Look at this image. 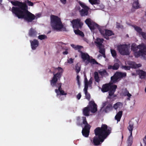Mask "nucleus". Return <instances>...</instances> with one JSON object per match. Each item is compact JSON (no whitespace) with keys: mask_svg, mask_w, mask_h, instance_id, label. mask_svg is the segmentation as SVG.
<instances>
[{"mask_svg":"<svg viewBox=\"0 0 146 146\" xmlns=\"http://www.w3.org/2000/svg\"><path fill=\"white\" fill-rule=\"evenodd\" d=\"M17 11L19 13L17 14L16 17L19 19H23L28 22H32L35 18V16L28 11L27 6L22 11Z\"/></svg>","mask_w":146,"mask_h":146,"instance_id":"f257e3e1","label":"nucleus"},{"mask_svg":"<svg viewBox=\"0 0 146 146\" xmlns=\"http://www.w3.org/2000/svg\"><path fill=\"white\" fill-rule=\"evenodd\" d=\"M131 49L134 51L135 56L137 58L140 56L143 57L144 59H146L144 56L146 55V46L143 43L137 46L135 44H133L131 46Z\"/></svg>","mask_w":146,"mask_h":146,"instance_id":"f03ea898","label":"nucleus"},{"mask_svg":"<svg viewBox=\"0 0 146 146\" xmlns=\"http://www.w3.org/2000/svg\"><path fill=\"white\" fill-rule=\"evenodd\" d=\"M55 70H58L56 74H55V72H51V70H49V72L50 73H52L53 74V76L50 82V84L52 87H53L56 86L57 88V86L56 85L57 82L58 80H60L64 70L62 68L60 67L55 68Z\"/></svg>","mask_w":146,"mask_h":146,"instance_id":"7ed1b4c3","label":"nucleus"},{"mask_svg":"<svg viewBox=\"0 0 146 146\" xmlns=\"http://www.w3.org/2000/svg\"><path fill=\"white\" fill-rule=\"evenodd\" d=\"M51 25L53 29L60 30L63 27L60 19L57 16L51 15L50 16Z\"/></svg>","mask_w":146,"mask_h":146,"instance_id":"20e7f679","label":"nucleus"},{"mask_svg":"<svg viewBox=\"0 0 146 146\" xmlns=\"http://www.w3.org/2000/svg\"><path fill=\"white\" fill-rule=\"evenodd\" d=\"M11 3L14 6H18V7H13L12 8L11 11L16 16H17V14L19 13L17 11L18 10L22 11L27 6L26 4L17 1H11Z\"/></svg>","mask_w":146,"mask_h":146,"instance_id":"39448f33","label":"nucleus"},{"mask_svg":"<svg viewBox=\"0 0 146 146\" xmlns=\"http://www.w3.org/2000/svg\"><path fill=\"white\" fill-rule=\"evenodd\" d=\"M111 129L108 127L106 124H102L101 126V143L103 142L108 136L111 133Z\"/></svg>","mask_w":146,"mask_h":146,"instance_id":"423d86ee","label":"nucleus"},{"mask_svg":"<svg viewBox=\"0 0 146 146\" xmlns=\"http://www.w3.org/2000/svg\"><path fill=\"white\" fill-rule=\"evenodd\" d=\"M85 22L92 31H93L95 30H98L100 32V26L90 18L87 19L85 20Z\"/></svg>","mask_w":146,"mask_h":146,"instance_id":"0eeeda50","label":"nucleus"},{"mask_svg":"<svg viewBox=\"0 0 146 146\" xmlns=\"http://www.w3.org/2000/svg\"><path fill=\"white\" fill-rule=\"evenodd\" d=\"M117 50L122 55H128L130 54L129 47L126 44H120L117 46Z\"/></svg>","mask_w":146,"mask_h":146,"instance_id":"6e6552de","label":"nucleus"},{"mask_svg":"<svg viewBox=\"0 0 146 146\" xmlns=\"http://www.w3.org/2000/svg\"><path fill=\"white\" fill-rule=\"evenodd\" d=\"M126 76V73L125 72H116L114 75L111 78L112 84L117 82L119 80V79Z\"/></svg>","mask_w":146,"mask_h":146,"instance_id":"1a4fd4ad","label":"nucleus"},{"mask_svg":"<svg viewBox=\"0 0 146 146\" xmlns=\"http://www.w3.org/2000/svg\"><path fill=\"white\" fill-rule=\"evenodd\" d=\"M73 28L74 29H81L82 27L83 23L80 19H73L71 22Z\"/></svg>","mask_w":146,"mask_h":146,"instance_id":"9d476101","label":"nucleus"},{"mask_svg":"<svg viewBox=\"0 0 146 146\" xmlns=\"http://www.w3.org/2000/svg\"><path fill=\"white\" fill-rule=\"evenodd\" d=\"M87 106L90 110L91 112L94 113L97 111V106L94 101H90Z\"/></svg>","mask_w":146,"mask_h":146,"instance_id":"9b49d317","label":"nucleus"},{"mask_svg":"<svg viewBox=\"0 0 146 146\" xmlns=\"http://www.w3.org/2000/svg\"><path fill=\"white\" fill-rule=\"evenodd\" d=\"M111 87V88L109 90V96L108 98L109 99H111L116 96V95L114 94V93L117 88V86L116 85H113Z\"/></svg>","mask_w":146,"mask_h":146,"instance_id":"f8f14e48","label":"nucleus"},{"mask_svg":"<svg viewBox=\"0 0 146 146\" xmlns=\"http://www.w3.org/2000/svg\"><path fill=\"white\" fill-rule=\"evenodd\" d=\"M106 104V102L103 104L102 107L101 108V111L102 112L107 113L112 110L113 107L111 105L109 104L106 107H105Z\"/></svg>","mask_w":146,"mask_h":146,"instance_id":"ddd939ff","label":"nucleus"},{"mask_svg":"<svg viewBox=\"0 0 146 146\" xmlns=\"http://www.w3.org/2000/svg\"><path fill=\"white\" fill-rule=\"evenodd\" d=\"M91 127L84 126V128H83L82 133L84 136L86 137H88Z\"/></svg>","mask_w":146,"mask_h":146,"instance_id":"4468645a","label":"nucleus"},{"mask_svg":"<svg viewBox=\"0 0 146 146\" xmlns=\"http://www.w3.org/2000/svg\"><path fill=\"white\" fill-rule=\"evenodd\" d=\"M92 144L95 146H98L100 144V137L95 136L93 139H91Z\"/></svg>","mask_w":146,"mask_h":146,"instance_id":"2eb2a0df","label":"nucleus"},{"mask_svg":"<svg viewBox=\"0 0 146 146\" xmlns=\"http://www.w3.org/2000/svg\"><path fill=\"white\" fill-rule=\"evenodd\" d=\"M30 42L32 50H35L39 46V42L36 39H34L33 40H30Z\"/></svg>","mask_w":146,"mask_h":146,"instance_id":"dca6fc26","label":"nucleus"},{"mask_svg":"<svg viewBox=\"0 0 146 146\" xmlns=\"http://www.w3.org/2000/svg\"><path fill=\"white\" fill-rule=\"evenodd\" d=\"M101 34L107 39L108 38V36H111L114 35L111 31L107 30H105L103 32L101 31Z\"/></svg>","mask_w":146,"mask_h":146,"instance_id":"f3484780","label":"nucleus"},{"mask_svg":"<svg viewBox=\"0 0 146 146\" xmlns=\"http://www.w3.org/2000/svg\"><path fill=\"white\" fill-rule=\"evenodd\" d=\"M113 84L111 83L108 84H105L104 85L102 88V91L104 92L109 91V90L111 88V86H113Z\"/></svg>","mask_w":146,"mask_h":146,"instance_id":"a211bd4d","label":"nucleus"},{"mask_svg":"<svg viewBox=\"0 0 146 146\" xmlns=\"http://www.w3.org/2000/svg\"><path fill=\"white\" fill-rule=\"evenodd\" d=\"M90 112V110L88 106L84 107L82 110L83 114L85 116H89Z\"/></svg>","mask_w":146,"mask_h":146,"instance_id":"6ab92c4d","label":"nucleus"},{"mask_svg":"<svg viewBox=\"0 0 146 146\" xmlns=\"http://www.w3.org/2000/svg\"><path fill=\"white\" fill-rule=\"evenodd\" d=\"M81 58L84 61L87 60L88 62L90 61V56L87 53H83L81 54Z\"/></svg>","mask_w":146,"mask_h":146,"instance_id":"aec40b11","label":"nucleus"},{"mask_svg":"<svg viewBox=\"0 0 146 146\" xmlns=\"http://www.w3.org/2000/svg\"><path fill=\"white\" fill-rule=\"evenodd\" d=\"M89 9V8H88V9H83L80 10L79 12L80 15L82 17L87 15L88 14V10Z\"/></svg>","mask_w":146,"mask_h":146,"instance_id":"412c9836","label":"nucleus"},{"mask_svg":"<svg viewBox=\"0 0 146 146\" xmlns=\"http://www.w3.org/2000/svg\"><path fill=\"white\" fill-rule=\"evenodd\" d=\"M37 32L33 28H31L29 30V35L30 37H34L36 36Z\"/></svg>","mask_w":146,"mask_h":146,"instance_id":"4be33fe9","label":"nucleus"},{"mask_svg":"<svg viewBox=\"0 0 146 146\" xmlns=\"http://www.w3.org/2000/svg\"><path fill=\"white\" fill-rule=\"evenodd\" d=\"M138 73L141 79L146 78V72L142 70H139L138 71Z\"/></svg>","mask_w":146,"mask_h":146,"instance_id":"5701e85b","label":"nucleus"},{"mask_svg":"<svg viewBox=\"0 0 146 146\" xmlns=\"http://www.w3.org/2000/svg\"><path fill=\"white\" fill-rule=\"evenodd\" d=\"M94 43L95 45L98 48L99 52L100 53V38H97Z\"/></svg>","mask_w":146,"mask_h":146,"instance_id":"b1692460","label":"nucleus"},{"mask_svg":"<svg viewBox=\"0 0 146 146\" xmlns=\"http://www.w3.org/2000/svg\"><path fill=\"white\" fill-rule=\"evenodd\" d=\"M123 112L122 111H120L118 112L115 117V119L116 120L117 122L120 121Z\"/></svg>","mask_w":146,"mask_h":146,"instance_id":"393cba45","label":"nucleus"},{"mask_svg":"<svg viewBox=\"0 0 146 146\" xmlns=\"http://www.w3.org/2000/svg\"><path fill=\"white\" fill-rule=\"evenodd\" d=\"M119 64L118 63H116L114 64L113 66H109L108 68V69H112L114 70H117L119 68Z\"/></svg>","mask_w":146,"mask_h":146,"instance_id":"a878e982","label":"nucleus"},{"mask_svg":"<svg viewBox=\"0 0 146 146\" xmlns=\"http://www.w3.org/2000/svg\"><path fill=\"white\" fill-rule=\"evenodd\" d=\"M95 136L100 137V127H97L94 130Z\"/></svg>","mask_w":146,"mask_h":146,"instance_id":"bb28decb","label":"nucleus"},{"mask_svg":"<svg viewBox=\"0 0 146 146\" xmlns=\"http://www.w3.org/2000/svg\"><path fill=\"white\" fill-rule=\"evenodd\" d=\"M74 32L75 33L76 35H78L83 37H84V36L83 33L79 29H74Z\"/></svg>","mask_w":146,"mask_h":146,"instance_id":"cd10ccee","label":"nucleus"},{"mask_svg":"<svg viewBox=\"0 0 146 146\" xmlns=\"http://www.w3.org/2000/svg\"><path fill=\"white\" fill-rule=\"evenodd\" d=\"M123 105V104L122 103L120 102H118L114 105L113 108L115 110H117L118 108H121Z\"/></svg>","mask_w":146,"mask_h":146,"instance_id":"c85d7f7f","label":"nucleus"},{"mask_svg":"<svg viewBox=\"0 0 146 146\" xmlns=\"http://www.w3.org/2000/svg\"><path fill=\"white\" fill-rule=\"evenodd\" d=\"M82 124L85 125L84 126H87V127H91V126L89 124L87 121L86 117H82Z\"/></svg>","mask_w":146,"mask_h":146,"instance_id":"c756f323","label":"nucleus"},{"mask_svg":"<svg viewBox=\"0 0 146 146\" xmlns=\"http://www.w3.org/2000/svg\"><path fill=\"white\" fill-rule=\"evenodd\" d=\"M94 76L95 81L99 83L100 81V79L98 72H95L94 73Z\"/></svg>","mask_w":146,"mask_h":146,"instance_id":"7c9ffc66","label":"nucleus"},{"mask_svg":"<svg viewBox=\"0 0 146 146\" xmlns=\"http://www.w3.org/2000/svg\"><path fill=\"white\" fill-rule=\"evenodd\" d=\"M132 140L133 137L132 133H131L127 139V144L128 146H131V145L133 142Z\"/></svg>","mask_w":146,"mask_h":146,"instance_id":"2f4dec72","label":"nucleus"},{"mask_svg":"<svg viewBox=\"0 0 146 146\" xmlns=\"http://www.w3.org/2000/svg\"><path fill=\"white\" fill-rule=\"evenodd\" d=\"M103 46L101 44V56H103L105 58H106V56L105 54V49L103 48ZM108 59L106 58V61Z\"/></svg>","mask_w":146,"mask_h":146,"instance_id":"473e14b6","label":"nucleus"},{"mask_svg":"<svg viewBox=\"0 0 146 146\" xmlns=\"http://www.w3.org/2000/svg\"><path fill=\"white\" fill-rule=\"evenodd\" d=\"M132 27L137 32L139 33V35L141 34V33L143 32L142 31V29L140 27L136 26H132Z\"/></svg>","mask_w":146,"mask_h":146,"instance_id":"72a5a7b5","label":"nucleus"},{"mask_svg":"<svg viewBox=\"0 0 146 146\" xmlns=\"http://www.w3.org/2000/svg\"><path fill=\"white\" fill-rule=\"evenodd\" d=\"M129 125L128 126L127 128L128 130L129 131L131 134V133H132V131L133 130V123H131V122H129Z\"/></svg>","mask_w":146,"mask_h":146,"instance_id":"f704fd0d","label":"nucleus"},{"mask_svg":"<svg viewBox=\"0 0 146 146\" xmlns=\"http://www.w3.org/2000/svg\"><path fill=\"white\" fill-rule=\"evenodd\" d=\"M131 64L132 65V68H136L140 67L141 66L140 64H136L135 62H132L131 63Z\"/></svg>","mask_w":146,"mask_h":146,"instance_id":"c9c22d12","label":"nucleus"},{"mask_svg":"<svg viewBox=\"0 0 146 146\" xmlns=\"http://www.w3.org/2000/svg\"><path fill=\"white\" fill-rule=\"evenodd\" d=\"M108 75V73L105 70H103L101 71V77H106Z\"/></svg>","mask_w":146,"mask_h":146,"instance_id":"e433bc0d","label":"nucleus"},{"mask_svg":"<svg viewBox=\"0 0 146 146\" xmlns=\"http://www.w3.org/2000/svg\"><path fill=\"white\" fill-rule=\"evenodd\" d=\"M79 3L80 6L84 9H88L89 8L85 4L83 3L80 1L79 2Z\"/></svg>","mask_w":146,"mask_h":146,"instance_id":"4c0bfd02","label":"nucleus"},{"mask_svg":"<svg viewBox=\"0 0 146 146\" xmlns=\"http://www.w3.org/2000/svg\"><path fill=\"white\" fill-rule=\"evenodd\" d=\"M123 94L125 96H127L129 97H130L131 96V95L129 93L128 91L126 89H125L124 90Z\"/></svg>","mask_w":146,"mask_h":146,"instance_id":"58836bf2","label":"nucleus"},{"mask_svg":"<svg viewBox=\"0 0 146 146\" xmlns=\"http://www.w3.org/2000/svg\"><path fill=\"white\" fill-rule=\"evenodd\" d=\"M133 7L135 9H137L139 8V3L137 1H135L133 4Z\"/></svg>","mask_w":146,"mask_h":146,"instance_id":"ea45409f","label":"nucleus"},{"mask_svg":"<svg viewBox=\"0 0 146 146\" xmlns=\"http://www.w3.org/2000/svg\"><path fill=\"white\" fill-rule=\"evenodd\" d=\"M110 51L112 56L114 58H115L116 56L117 53L116 51L114 49H111Z\"/></svg>","mask_w":146,"mask_h":146,"instance_id":"a19ab883","label":"nucleus"},{"mask_svg":"<svg viewBox=\"0 0 146 146\" xmlns=\"http://www.w3.org/2000/svg\"><path fill=\"white\" fill-rule=\"evenodd\" d=\"M38 39L40 40H42L47 38V36L45 35H40L38 36Z\"/></svg>","mask_w":146,"mask_h":146,"instance_id":"79ce46f5","label":"nucleus"},{"mask_svg":"<svg viewBox=\"0 0 146 146\" xmlns=\"http://www.w3.org/2000/svg\"><path fill=\"white\" fill-rule=\"evenodd\" d=\"M90 62L91 64H100L98 63L95 59H92L91 60L90 59V61L89 62Z\"/></svg>","mask_w":146,"mask_h":146,"instance_id":"37998d69","label":"nucleus"},{"mask_svg":"<svg viewBox=\"0 0 146 146\" xmlns=\"http://www.w3.org/2000/svg\"><path fill=\"white\" fill-rule=\"evenodd\" d=\"M75 68L76 73L77 74L78 73L80 70V67L78 66L77 64L75 66Z\"/></svg>","mask_w":146,"mask_h":146,"instance_id":"c03bdc74","label":"nucleus"},{"mask_svg":"<svg viewBox=\"0 0 146 146\" xmlns=\"http://www.w3.org/2000/svg\"><path fill=\"white\" fill-rule=\"evenodd\" d=\"M76 120L77 121V124L78 126H80V125H82V123H80V117L78 116L76 117Z\"/></svg>","mask_w":146,"mask_h":146,"instance_id":"a18cd8bd","label":"nucleus"},{"mask_svg":"<svg viewBox=\"0 0 146 146\" xmlns=\"http://www.w3.org/2000/svg\"><path fill=\"white\" fill-rule=\"evenodd\" d=\"M89 85L88 84H85L84 85V91L85 93H86L88 92V88Z\"/></svg>","mask_w":146,"mask_h":146,"instance_id":"49530a36","label":"nucleus"},{"mask_svg":"<svg viewBox=\"0 0 146 146\" xmlns=\"http://www.w3.org/2000/svg\"><path fill=\"white\" fill-rule=\"evenodd\" d=\"M89 85L88 84H85L84 85V91L85 93H86L88 92V88Z\"/></svg>","mask_w":146,"mask_h":146,"instance_id":"de8ad7c7","label":"nucleus"},{"mask_svg":"<svg viewBox=\"0 0 146 146\" xmlns=\"http://www.w3.org/2000/svg\"><path fill=\"white\" fill-rule=\"evenodd\" d=\"M86 98L88 101H90V95L88 92L85 93Z\"/></svg>","mask_w":146,"mask_h":146,"instance_id":"09e8293b","label":"nucleus"},{"mask_svg":"<svg viewBox=\"0 0 146 146\" xmlns=\"http://www.w3.org/2000/svg\"><path fill=\"white\" fill-rule=\"evenodd\" d=\"M122 69H124L125 70H129L130 68V67L128 66H121Z\"/></svg>","mask_w":146,"mask_h":146,"instance_id":"8fccbe9b","label":"nucleus"},{"mask_svg":"<svg viewBox=\"0 0 146 146\" xmlns=\"http://www.w3.org/2000/svg\"><path fill=\"white\" fill-rule=\"evenodd\" d=\"M97 0H89V2L92 5L97 4Z\"/></svg>","mask_w":146,"mask_h":146,"instance_id":"3c124183","label":"nucleus"},{"mask_svg":"<svg viewBox=\"0 0 146 146\" xmlns=\"http://www.w3.org/2000/svg\"><path fill=\"white\" fill-rule=\"evenodd\" d=\"M27 5L29 6H32L34 5V4L33 2H31V1H29V0H27Z\"/></svg>","mask_w":146,"mask_h":146,"instance_id":"603ef678","label":"nucleus"},{"mask_svg":"<svg viewBox=\"0 0 146 146\" xmlns=\"http://www.w3.org/2000/svg\"><path fill=\"white\" fill-rule=\"evenodd\" d=\"M93 82V78L91 77L89 80V81L88 82V85L89 86H91V84Z\"/></svg>","mask_w":146,"mask_h":146,"instance_id":"864d4df0","label":"nucleus"},{"mask_svg":"<svg viewBox=\"0 0 146 146\" xmlns=\"http://www.w3.org/2000/svg\"><path fill=\"white\" fill-rule=\"evenodd\" d=\"M57 85L58 86V90L59 91L61 90H62V89L61 88L62 84L61 83H57Z\"/></svg>","mask_w":146,"mask_h":146,"instance_id":"5fc2aeb1","label":"nucleus"},{"mask_svg":"<svg viewBox=\"0 0 146 146\" xmlns=\"http://www.w3.org/2000/svg\"><path fill=\"white\" fill-rule=\"evenodd\" d=\"M83 48V47L82 46L77 45L76 46V47H75V50H78Z\"/></svg>","mask_w":146,"mask_h":146,"instance_id":"6e6d98bb","label":"nucleus"},{"mask_svg":"<svg viewBox=\"0 0 146 146\" xmlns=\"http://www.w3.org/2000/svg\"><path fill=\"white\" fill-rule=\"evenodd\" d=\"M140 35L142 36L146 40V33L143 32L141 33Z\"/></svg>","mask_w":146,"mask_h":146,"instance_id":"4d7b16f0","label":"nucleus"},{"mask_svg":"<svg viewBox=\"0 0 146 146\" xmlns=\"http://www.w3.org/2000/svg\"><path fill=\"white\" fill-rule=\"evenodd\" d=\"M59 92H60V94L61 95H65L67 94V93H65L64 91L62 90H61Z\"/></svg>","mask_w":146,"mask_h":146,"instance_id":"13d9d810","label":"nucleus"},{"mask_svg":"<svg viewBox=\"0 0 146 146\" xmlns=\"http://www.w3.org/2000/svg\"><path fill=\"white\" fill-rule=\"evenodd\" d=\"M68 62L70 64H72L73 62V59L71 58L68 60Z\"/></svg>","mask_w":146,"mask_h":146,"instance_id":"bf43d9fd","label":"nucleus"},{"mask_svg":"<svg viewBox=\"0 0 146 146\" xmlns=\"http://www.w3.org/2000/svg\"><path fill=\"white\" fill-rule=\"evenodd\" d=\"M81 97V95L80 93H79L76 96V98L78 100H79L80 99Z\"/></svg>","mask_w":146,"mask_h":146,"instance_id":"052dcab7","label":"nucleus"},{"mask_svg":"<svg viewBox=\"0 0 146 146\" xmlns=\"http://www.w3.org/2000/svg\"><path fill=\"white\" fill-rule=\"evenodd\" d=\"M84 81H85V84H88V80L86 78V77L85 78H84Z\"/></svg>","mask_w":146,"mask_h":146,"instance_id":"680f3d73","label":"nucleus"},{"mask_svg":"<svg viewBox=\"0 0 146 146\" xmlns=\"http://www.w3.org/2000/svg\"><path fill=\"white\" fill-rule=\"evenodd\" d=\"M60 1L64 5L66 4V0H60Z\"/></svg>","mask_w":146,"mask_h":146,"instance_id":"e2e57ef3","label":"nucleus"},{"mask_svg":"<svg viewBox=\"0 0 146 146\" xmlns=\"http://www.w3.org/2000/svg\"><path fill=\"white\" fill-rule=\"evenodd\" d=\"M116 27L117 28H119L120 27V25L119 23H116Z\"/></svg>","mask_w":146,"mask_h":146,"instance_id":"0e129e2a","label":"nucleus"},{"mask_svg":"<svg viewBox=\"0 0 146 146\" xmlns=\"http://www.w3.org/2000/svg\"><path fill=\"white\" fill-rule=\"evenodd\" d=\"M143 141L145 144V146H146V135L143 139Z\"/></svg>","mask_w":146,"mask_h":146,"instance_id":"69168bd1","label":"nucleus"},{"mask_svg":"<svg viewBox=\"0 0 146 146\" xmlns=\"http://www.w3.org/2000/svg\"><path fill=\"white\" fill-rule=\"evenodd\" d=\"M68 52L67 50H66L65 51L63 52V54L64 55L67 54H68Z\"/></svg>","mask_w":146,"mask_h":146,"instance_id":"338daca9","label":"nucleus"},{"mask_svg":"<svg viewBox=\"0 0 146 146\" xmlns=\"http://www.w3.org/2000/svg\"><path fill=\"white\" fill-rule=\"evenodd\" d=\"M58 91H59L58 89H56L55 90V92L56 93L57 96H58Z\"/></svg>","mask_w":146,"mask_h":146,"instance_id":"774afa93","label":"nucleus"}]
</instances>
